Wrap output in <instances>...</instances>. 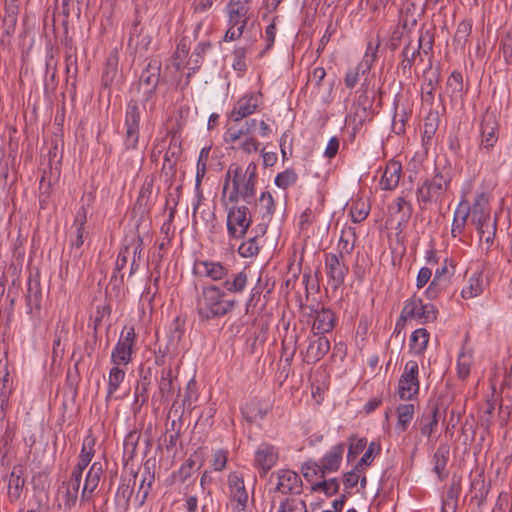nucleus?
<instances>
[{
	"instance_id": "a211bd4d",
	"label": "nucleus",
	"mask_w": 512,
	"mask_h": 512,
	"mask_svg": "<svg viewBox=\"0 0 512 512\" xmlns=\"http://www.w3.org/2000/svg\"><path fill=\"white\" fill-rule=\"evenodd\" d=\"M194 272L200 277L211 281H220L228 276V268L220 262L211 260H198L194 264Z\"/></svg>"
},
{
	"instance_id": "a19ab883",
	"label": "nucleus",
	"mask_w": 512,
	"mask_h": 512,
	"mask_svg": "<svg viewBox=\"0 0 512 512\" xmlns=\"http://www.w3.org/2000/svg\"><path fill=\"white\" fill-rule=\"evenodd\" d=\"M160 77V68L155 64H148L142 72L137 86L157 87Z\"/></svg>"
},
{
	"instance_id": "7ed1b4c3",
	"label": "nucleus",
	"mask_w": 512,
	"mask_h": 512,
	"mask_svg": "<svg viewBox=\"0 0 512 512\" xmlns=\"http://www.w3.org/2000/svg\"><path fill=\"white\" fill-rule=\"evenodd\" d=\"M236 305L234 299H227L225 291L214 284L203 286L197 297V312L203 319L223 317Z\"/></svg>"
},
{
	"instance_id": "c03bdc74",
	"label": "nucleus",
	"mask_w": 512,
	"mask_h": 512,
	"mask_svg": "<svg viewBox=\"0 0 512 512\" xmlns=\"http://www.w3.org/2000/svg\"><path fill=\"white\" fill-rule=\"evenodd\" d=\"M154 482V474L149 470L145 471L142 475V480L139 486V490L136 494V501L139 506H142L150 493L151 486Z\"/></svg>"
},
{
	"instance_id": "7c9ffc66",
	"label": "nucleus",
	"mask_w": 512,
	"mask_h": 512,
	"mask_svg": "<svg viewBox=\"0 0 512 512\" xmlns=\"http://www.w3.org/2000/svg\"><path fill=\"white\" fill-rule=\"evenodd\" d=\"M247 282V273L244 270H242L237 273L231 274L229 278H225L222 290L225 291V294H241L245 290Z\"/></svg>"
},
{
	"instance_id": "5fc2aeb1",
	"label": "nucleus",
	"mask_w": 512,
	"mask_h": 512,
	"mask_svg": "<svg viewBox=\"0 0 512 512\" xmlns=\"http://www.w3.org/2000/svg\"><path fill=\"white\" fill-rule=\"evenodd\" d=\"M196 465H201V459L197 453H194L180 466L178 470V474L180 475L182 480H185L190 476L192 469Z\"/></svg>"
},
{
	"instance_id": "aec40b11",
	"label": "nucleus",
	"mask_w": 512,
	"mask_h": 512,
	"mask_svg": "<svg viewBox=\"0 0 512 512\" xmlns=\"http://www.w3.org/2000/svg\"><path fill=\"white\" fill-rule=\"evenodd\" d=\"M273 477H276V490L279 491L282 494H289V493H298L301 488V478L300 476L289 469H280L275 474H273Z\"/></svg>"
},
{
	"instance_id": "c756f323",
	"label": "nucleus",
	"mask_w": 512,
	"mask_h": 512,
	"mask_svg": "<svg viewBox=\"0 0 512 512\" xmlns=\"http://www.w3.org/2000/svg\"><path fill=\"white\" fill-rule=\"evenodd\" d=\"M335 316L329 309H321L316 311L312 330L316 334H324L330 332L335 325Z\"/></svg>"
},
{
	"instance_id": "4be33fe9",
	"label": "nucleus",
	"mask_w": 512,
	"mask_h": 512,
	"mask_svg": "<svg viewBox=\"0 0 512 512\" xmlns=\"http://www.w3.org/2000/svg\"><path fill=\"white\" fill-rule=\"evenodd\" d=\"M87 214L88 208L82 205L75 215L72 225V230L75 234V237L71 238L70 240L71 248L73 249L78 250L84 244L85 235L88 234V230L86 228Z\"/></svg>"
},
{
	"instance_id": "69168bd1",
	"label": "nucleus",
	"mask_w": 512,
	"mask_h": 512,
	"mask_svg": "<svg viewBox=\"0 0 512 512\" xmlns=\"http://www.w3.org/2000/svg\"><path fill=\"white\" fill-rule=\"evenodd\" d=\"M362 473H363V469L360 468V469H357V465H355V468L346 473L345 476H344V482H345V485L348 486V487H355L361 476H362Z\"/></svg>"
},
{
	"instance_id": "4468645a",
	"label": "nucleus",
	"mask_w": 512,
	"mask_h": 512,
	"mask_svg": "<svg viewBox=\"0 0 512 512\" xmlns=\"http://www.w3.org/2000/svg\"><path fill=\"white\" fill-rule=\"evenodd\" d=\"M345 257L338 253H329L325 258V267L329 279L334 288L339 287L348 273V266L345 263Z\"/></svg>"
},
{
	"instance_id": "ddd939ff",
	"label": "nucleus",
	"mask_w": 512,
	"mask_h": 512,
	"mask_svg": "<svg viewBox=\"0 0 512 512\" xmlns=\"http://www.w3.org/2000/svg\"><path fill=\"white\" fill-rule=\"evenodd\" d=\"M370 69L371 67L368 66L367 60L360 61L357 65L350 67L344 76L345 86L349 89H353L358 84L361 77H364L360 88L361 96L359 98V103H361L362 97H367V93L370 88V80L368 78Z\"/></svg>"
},
{
	"instance_id": "8fccbe9b",
	"label": "nucleus",
	"mask_w": 512,
	"mask_h": 512,
	"mask_svg": "<svg viewBox=\"0 0 512 512\" xmlns=\"http://www.w3.org/2000/svg\"><path fill=\"white\" fill-rule=\"evenodd\" d=\"M454 274V263L451 259H445L442 265L436 269L434 278L436 282L442 284L448 282L450 277Z\"/></svg>"
},
{
	"instance_id": "c85d7f7f",
	"label": "nucleus",
	"mask_w": 512,
	"mask_h": 512,
	"mask_svg": "<svg viewBox=\"0 0 512 512\" xmlns=\"http://www.w3.org/2000/svg\"><path fill=\"white\" fill-rule=\"evenodd\" d=\"M127 368L111 366L107 377L106 400L115 397L116 392L120 389L126 378Z\"/></svg>"
},
{
	"instance_id": "3c124183",
	"label": "nucleus",
	"mask_w": 512,
	"mask_h": 512,
	"mask_svg": "<svg viewBox=\"0 0 512 512\" xmlns=\"http://www.w3.org/2000/svg\"><path fill=\"white\" fill-rule=\"evenodd\" d=\"M259 244L256 237H251L238 247V253L243 258H250L258 254Z\"/></svg>"
},
{
	"instance_id": "0e129e2a",
	"label": "nucleus",
	"mask_w": 512,
	"mask_h": 512,
	"mask_svg": "<svg viewBox=\"0 0 512 512\" xmlns=\"http://www.w3.org/2000/svg\"><path fill=\"white\" fill-rule=\"evenodd\" d=\"M438 114L429 113L424 123V135L430 138L437 130Z\"/></svg>"
},
{
	"instance_id": "5701e85b",
	"label": "nucleus",
	"mask_w": 512,
	"mask_h": 512,
	"mask_svg": "<svg viewBox=\"0 0 512 512\" xmlns=\"http://www.w3.org/2000/svg\"><path fill=\"white\" fill-rule=\"evenodd\" d=\"M257 126V119L251 118L241 125H233L224 133V141L227 144L235 145L247 137H251L253 130Z\"/></svg>"
},
{
	"instance_id": "ea45409f",
	"label": "nucleus",
	"mask_w": 512,
	"mask_h": 512,
	"mask_svg": "<svg viewBox=\"0 0 512 512\" xmlns=\"http://www.w3.org/2000/svg\"><path fill=\"white\" fill-rule=\"evenodd\" d=\"M211 147L205 146L200 150L197 166H196V177H195V188L199 190L202 179L204 178L207 171V163L209 160Z\"/></svg>"
},
{
	"instance_id": "e433bc0d",
	"label": "nucleus",
	"mask_w": 512,
	"mask_h": 512,
	"mask_svg": "<svg viewBox=\"0 0 512 512\" xmlns=\"http://www.w3.org/2000/svg\"><path fill=\"white\" fill-rule=\"evenodd\" d=\"M397 424L396 429L400 432L405 431L414 418L415 406L412 403L400 404L396 410Z\"/></svg>"
},
{
	"instance_id": "473e14b6",
	"label": "nucleus",
	"mask_w": 512,
	"mask_h": 512,
	"mask_svg": "<svg viewBox=\"0 0 512 512\" xmlns=\"http://www.w3.org/2000/svg\"><path fill=\"white\" fill-rule=\"evenodd\" d=\"M429 337V332L424 328L414 330L409 341L410 351L416 355L423 354L427 348Z\"/></svg>"
},
{
	"instance_id": "a18cd8bd",
	"label": "nucleus",
	"mask_w": 512,
	"mask_h": 512,
	"mask_svg": "<svg viewBox=\"0 0 512 512\" xmlns=\"http://www.w3.org/2000/svg\"><path fill=\"white\" fill-rule=\"evenodd\" d=\"M420 48H421V39L417 44L409 43L403 49V60L402 67L403 69L411 68V66L416 62L417 58L420 57Z\"/></svg>"
},
{
	"instance_id": "cd10ccee",
	"label": "nucleus",
	"mask_w": 512,
	"mask_h": 512,
	"mask_svg": "<svg viewBox=\"0 0 512 512\" xmlns=\"http://www.w3.org/2000/svg\"><path fill=\"white\" fill-rule=\"evenodd\" d=\"M344 453V445L338 444L333 446L322 458L320 470L321 473L335 472L340 467L342 456Z\"/></svg>"
},
{
	"instance_id": "6e6552de",
	"label": "nucleus",
	"mask_w": 512,
	"mask_h": 512,
	"mask_svg": "<svg viewBox=\"0 0 512 512\" xmlns=\"http://www.w3.org/2000/svg\"><path fill=\"white\" fill-rule=\"evenodd\" d=\"M136 334L132 326L124 327L121 331L119 340L111 352L112 366L127 368L132 361L133 348L135 345Z\"/></svg>"
},
{
	"instance_id": "b1692460",
	"label": "nucleus",
	"mask_w": 512,
	"mask_h": 512,
	"mask_svg": "<svg viewBox=\"0 0 512 512\" xmlns=\"http://www.w3.org/2000/svg\"><path fill=\"white\" fill-rule=\"evenodd\" d=\"M402 176V165L400 162L392 160L386 165L379 187L381 190L392 191L397 188Z\"/></svg>"
},
{
	"instance_id": "79ce46f5",
	"label": "nucleus",
	"mask_w": 512,
	"mask_h": 512,
	"mask_svg": "<svg viewBox=\"0 0 512 512\" xmlns=\"http://www.w3.org/2000/svg\"><path fill=\"white\" fill-rule=\"evenodd\" d=\"M391 215H399L401 221H407L412 214V206L404 197H397L394 203L389 207Z\"/></svg>"
},
{
	"instance_id": "a878e982",
	"label": "nucleus",
	"mask_w": 512,
	"mask_h": 512,
	"mask_svg": "<svg viewBox=\"0 0 512 512\" xmlns=\"http://www.w3.org/2000/svg\"><path fill=\"white\" fill-rule=\"evenodd\" d=\"M102 474V464L100 462H94L86 474L81 495L82 501L90 500L92 493L98 487Z\"/></svg>"
},
{
	"instance_id": "423d86ee",
	"label": "nucleus",
	"mask_w": 512,
	"mask_h": 512,
	"mask_svg": "<svg viewBox=\"0 0 512 512\" xmlns=\"http://www.w3.org/2000/svg\"><path fill=\"white\" fill-rule=\"evenodd\" d=\"M227 212V232L230 238L240 239L245 236L251 225L252 218L246 205L239 203H222Z\"/></svg>"
},
{
	"instance_id": "f03ea898",
	"label": "nucleus",
	"mask_w": 512,
	"mask_h": 512,
	"mask_svg": "<svg viewBox=\"0 0 512 512\" xmlns=\"http://www.w3.org/2000/svg\"><path fill=\"white\" fill-rule=\"evenodd\" d=\"M469 216L479 234L481 248L486 251L490 250L495 240L497 219L491 216L489 199L485 193L477 195Z\"/></svg>"
},
{
	"instance_id": "2f4dec72",
	"label": "nucleus",
	"mask_w": 512,
	"mask_h": 512,
	"mask_svg": "<svg viewBox=\"0 0 512 512\" xmlns=\"http://www.w3.org/2000/svg\"><path fill=\"white\" fill-rule=\"evenodd\" d=\"M24 483L22 469L20 467H14L8 478V496L11 501L20 499Z\"/></svg>"
},
{
	"instance_id": "72a5a7b5",
	"label": "nucleus",
	"mask_w": 512,
	"mask_h": 512,
	"mask_svg": "<svg viewBox=\"0 0 512 512\" xmlns=\"http://www.w3.org/2000/svg\"><path fill=\"white\" fill-rule=\"evenodd\" d=\"M355 242V229L350 226L344 227L341 231V235L337 245L338 254H341V256L349 255L354 249Z\"/></svg>"
},
{
	"instance_id": "f704fd0d",
	"label": "nucleus",
	"mask_w": 512,
	"mask_h": 512,
	"mask_svg": "<svg viewBox=\"0 0 512 512\" xmlns=\"http://www.w3.org/2000/svg\"><path fill=\"white\" fill-rule=\"evenodd\" d=\"M154 201L153 178L147 177L139 191L136 205L143 212L150 209Z\"/></svg>"
},
{
	"instance_id": "37998d69",
	"label": "nucleus",
	"mask_w": 512,
	"mask_h": 512,
	"mask_svg": "<svg viewBox=\"0 0 512 512\" xmlns=\"http://www.w3.org/2000/svg\"><path fill=\"white\" fill-rule=\"evenodd\" d=\"M439 75L437 72L430 71L426 74L421 87L422 97L424 101H433L434 92L438 83Z\"/></svg>"
},
{
	"instance_id": "e2e57ef3",
	"label": "nucleus",
	"mask_w": 512,
	"mask_h": 512,
	"mask_svg": "<svg viewBox=\"0 0 512 512\" xmlns=\"http://www.w3.org/2000/svg\"><path fill=\"white\" fill-rule=\"evenodd\" d=\"M312 489L314 491L321 490L325 492L327 495H331L337 492L338 483L335 479H330L322 482H318L313 485Z\"/></svg>"
},
{
	"instance_id": "1a4fd4ad",
	"label": "nucleus",
	"mask_w": 512,
	"mask_h": 512,
	"mask_svg": "<svg viewBox=\"0 0 512 512\" xmlns=\"http://www.w3.org/2000/svg\"><path fill=\"white\" fill-rule=\"evenodd\" d=\"M228 489L232 512H251L244 479L237 472L228 475Z\"/></svg>"
},
{
	"instance_id": "6ab92c4d",
	"label": "nucleus",
	"mask_w": 512,
	"mask_h": 512,
	"mask_svg": "<svg viewBox=\"0 0 512 512\" xmlns=\"http://www.w3.org/2000/svg\"><path fill=\"white\" fill-rule=\"evenodd\" d=\"M472 185L469 182L467 189L463 190V196L457 208L454 211V217L452 222L451 234L454 238L459 237L463 234L467 219L470 215V208L467 199V193L470 191Z\"/></svg>"
},
{
	"instance_id": "680f3d73",
	"label": "nucleus",
	"mask_w": 512,
	"mask_h": 512,
	"mask_svg": "<svg viewBox=\"0 0 512 512\" xmlns=\"http://www.w3.org/2000/svg\"><path fill=\"white\" fill-rule=\"evenodd\" d=\"M246 154L256 153L260 150V142L254 137H247L236 143Z\"/></svg>"
},
{
	"instance_id": "13d9d810",
	"label": "nucleus",
	"mask_w": 512,
	"mask_h": 512,
	"mask_svg": "<svg viewBox=\"0 0 512 512\" xmlns=\"http://www.w3.org/2000/svg\"><path fill=\"white\" fill-rule=\"evenodd\" d=\"M438 425V420L436 417V411L431 415L427 417H423L421 420V433L426 436L430 437L436 430Z\"/></svg>"
},
{
	"instance_id": "49530a36",
	"label": "nucleus",
	"mask_w": 512,
	"mask_h": 512,
	"mask_svg": "<svg viewBox=\"0 0 512 512\" xmlns=\"http://www.w3.org/2000/svg\"><path fill=\"white\" fill-rule=\"evenodd\" d=\"M173 391V376L170 368L163 369L159 381V392L162 398H168Z\"/></svg>"
},
{
	"instance_id": "2eb2a0df",
	"label": "nucleus",
	"mask_w": 512,
	"mask_h": 512,
	"mask_svg": "<svg viewBox=\"0 0 512 512\" xmlns=\"http://www.w3.org/2000/svg\"><path fill=\"white\" fill-rule=\"evenodd\" d=\"M498 141V122L493 114L484 115L480 126L479 147L491 151Z\"/></svg>"
},
{
	"instance_id": "338daca9",
	"label": "nucleus",
	"mask_w": 512,
	"mask_h": 512,
	"mask_svg": "<svg viewBox=\"0 0 512 512\" xmlns=\"http://www.w3.org/2000/svg\"><path fill=\"white\" fill-rule=\"evenodd\" d=\"M432 271L428 267H422L418 271L416 278V286L418 289L423 288L431 279Z\"/></svg>"
},
{
	"instance_id": "39448f33",
	"label": "nucleus",
	"mask_w": 512,
	"mask_h": 512,
	"mask_svg": "<svg viewBox=\"0 0 512 512\" xmlns=\"http://www.w3.org/2000/svg\"><path fill=\"white\" fill-rule=\"evenodd\" d=\"M451 177L448 173L436 171L434 176L426 179L416 191V197L421 207L432 202H441L444 194L448 190Z\"/></svg>"
},
{
	"instance_id": "58836bf2",
	"label": "nucleus",
	"mask_w": 512,
	"mask_h": 512,
	"mask_svg": "<svg viewBox=\"0 0 512 512\" xmlns=\"http://www.w3.org/2000/svg\"><path fill=\"white\" fill-rule=\"evenodd\" d=\"M258 213L262 220H271L275 211V202L270 192H262L256 204Z\"/></svg>"
},
{
	"instance_id": "f257e3e1",
	"label": "nucleus",
	"mask_w": 512,
	"mask_h": 512,
	"mask_svg": "<svg viewBox=\"0 0 512 512\" xmlns=\"http://www.w3.org/2000/svg\"><path fill=\"white\" fill-rule=\"evenodd\" d=\"M257 183V164L250 162L244 167L230 165L224 178L221 194L222 203H249L255 197Z\"/></svg>"
},
{
	"instance_id": "de8ad7c7",
	"label": "nucleus",
	"mask_w": 512,
	"mask_h": 512,
	"mask_svg": "<svg viewBox=\"0 0 512 512\" xmlns=\"http://www.w3.org/2000/svg\"><path fill=\"white\" fill-rule=\"evenodd\" d=\"M157 87H148V86H137V90L139 93V99L142 102L143 108L146 109L147 106L150 110L154 109L155 106V91Z\"/></svg>"
},
{
	"instance_id": "4d7b16f0",
	"label": "nucleus",
	"mask_w": 512,
	"mask_h": 512,
	"mask_svg": "<svg viewBox=\"0 0 512 512\" xmlns=\"http://www.w3.org/2000/svg\"><path fill=\"white\" fill-rule=\"evenodd\" d=\"M447 88L451 91L452 96H458L463 90L462 75L458 72H453L447 79Z\"/></svg>"
},
{
	"instance_id": "09e8293b",
	"label": "nucleus",
	"mask_w": 512,
	"mask_h": 512,
	"mask_svg": "<svg viewBox=\"0 0 512 512\" xmlns=\"http://www.w3.org/2000/svg\"><path fill=\"white\" fill-rule=\"evenodd\" d=\"M298 176L293 169H286L277 174L274 183L278 188L287 189L297 182Z\"/></svg>"
},
{
	"instance_id": "393cba45",
	"label": "nucleus",
	"mask_w": 512,
	"mask_h": 512,
	"mask_svg": "<svg viewBox=\"0 0 512 512\" xmlns=\"http://www.w3.org/2000/svg\"><path fill=\"white\" fill-rule=\"evenodd\" d=\"M330 350V342L326 337L320 336L310 340L306 349L304 360L308 364L315 363L322 359Z\"/></svg>"
},
{
	"instance_id": "0eeeda50",
	"label": "nucleus",
	"mask_w": 512,
	"mask_h": 512,
	"mask_svg": "<svg viewBox=\"0 0 512 512\" xmlns=\"http://www.w3.org/2000/svg\"><path fill=\"white\" fill-rule=\"evenodd\" d=\"M401 318L405 321L415 320L420 324L433 322L437 318V309L431 303H424L416 296L406 300L401 311Z\"/></svg>"
},
{
	"instance_id": "c9c22d12",
	"label": "nucleus",
	"mask_w": 512,
	"mask_h": 512,
	"mask_svg": "<svg viewBox=\"0 0 512 512\" xmlns=\"http://www.w3.org/2000/svg\"><path fill=\"white\" fill-rule=\"evenodd\" d=\"M269 410L270 405L268 403L256 401L246 405L243 408L242 413L248 421L255 422L262 420L267 415Z\"/></svg>"
},
{
	"instance_id": "20e7f679",
	"label": "nucleus",
	"mask_w": 512,
	"mask_h": 512,
	"mask_svg": "<svg viewBox=\"0 0 512 512\" xmlns=\"http://www.w3.org/2000/svg\"><path fill=\"white\" fill-rule=\"evenodd\" d=\"M228 29L225 41H234L244 32L250 18V0H230L226 7Z\"/></svg>"
},
{
	"instance_id": "bb28decb",
	"label": "nucleus",
	"mask_w": 512,
	"mask_h": 512,
	"mask_svg": "<svg viewBox=\"0 0 512 512\" xmlns=\"http://www.w3.org/2000/svg\"><path fill=\"white\" fill-rule=\"evenodd\" d=\"M94 446H95L94 438L90 435L86 436L83 440L81 452L78 457V462H77L76 466L74 467V469L72 470L73 474L82 478L83 471L86 469V467L89 465L92 458L94 457V454H95Z\"/></svg>"
},
{
	"instance_id": "412c9836",
	"label": "nucleus",
	"mask_w": 512,
	"mask_h": 512,
	"mask_svg": "<svg viewBox=\"0 0 512 512\" xmlns=\"http://www.w3.org/2000/svg\"><path fill=\"white\" fill-rule=\"evenodd\" d=\"M487 286V280L480 266H477L468 277L467 284L462 288L461 295L470 299L481 295Z\"/></svg>"
},
{
	"instance_id": "9b49d317",
	"label": "nucleus",
	"mask_w": 512,
	"mask_h": 512,
	"mask_svg": "<svg viewBox=\"0 0 512 512\" xmlns=\"http://www.w3.org/2000/svg\"><path fill=\"white\" fill-rule=\"evenodd\" d=\"M419 366L414 360L406 362L398 381V394L402 400H412L419 392Z\"/></svg>"
},
{
	"instance_id": "864d4df0",
	"label": "nucleus",
	"mask_w": 512,
	"mask_h": 512,
	"mask_svg": "<svg viewBox=\"0 0 512 512\" xmlns=\"http://www.w3.org/2000/svg\"><path fill=\"white\" fill-rule=\"evenodd\" d=\"M19 11L18 0H7L5 3L4 21L10 26L14 27L17 22V15Z\"/></svg>"
},
{
	"instance_id": "f3484780",
	"label": "nucleus",
	"mask_w": 512,
	"mask_h": 512,
	"mask_svg": "<svg viewBox=\"0 0 512 512\" xmlns=\"http://www.w3.org/2000/svg\"><path fill=\"white\" fill-rule=\"evenodd\" d=\"M278 458V450L273 445L262 443L255 451L254 465L265 475L276 465Z\"/></svg>"
},
{
	"instance_id": "4c0bfd02",
	"label": "nucleus",
	"mask_w": 512,
	"mask_h": 512,
	"mask_svg": "<svg viewBox=\"0 0 512 512\" xmlns=\"http://www.w3.org/2000/svg\"><path fill=\"white\" fill-rule=\"evenodd\" d=\"M370 203L367 198L360 197L352 201L350 208V216L352 221L359 223L366 219L370 212Z\"/></svg>"
},
{
	"instance_id": "f8f14e48",
	"label": "nucleus",
	"mask_w": 512,
	"mask_h": 512,
	"mask_svg": "<svg viewBox=\"0 0 512 512\" xmlns=\"http://www.w3.org/2000/svg\"><path fill=\"white\" fill-rule=\"evenodd\" d=\"M263 103V95L260 91H252L245 93L234 104L230 118L234 122H239L242 119L254 114Z\"/></svg>"
},
{
	"instance_id": "052dcab7",
	"label": "nucleus",
	"mask_w": 512,
	"mask_h": 512,
	"mask_svg": "<svg viewBox=\"0 0 512 512\" xmlns=\"http://www.w3.org/2000/svg\"><path fill=\"white\" fill-rule=\"evenodd\" d=\"M228 461V451L219 449L213 454L212 467L214 471L220 472L225 469Z\"/></svg>"
},
{
	"instance_id": "603ef678",
	"label": "nucleus",
	"mask_w": 512,
	"mask_h": 512,
	"mask_svg": "<svg viewBox=\"0 0 512 512\" xmlns=\"http://www.w3.org/2000/svg\"><path fill=\"white\" fill-rule=\"evenodd\" d=\"M380 450H381V447L378 443L371 442L369 444L368 448L366 449V451L364 452L363 456L360 458V460L356 464L357 469H360V468L363 469V466L370 465L374 461L375 456L380 453Z\"/></svg>"
},
{
	"instance_id": "6e6d98bb",
	"label": "nucleus",
	"mask_w": 512,
	"mask_h": 512,
	"mask_svg": "<svg viewBox=\"0 0 512 512\" xmlns=\"http://www.w3.org/2000/svg\"><path fill=\"white\" fill-rule=\"evenodd\" d=\"M472 364V357L467 353H460L457 361V373L462 379H465L469 373Z\"/></svg>"
},
{
	"instance_id": "774afa93",
	"label": "nucleus",
	"mask_w": 512,
	"mask_h": 512,
	"mask_svg": "<svg viewBox=\"0 0 512 512\" xmlns=\"http://www.w3.org/2000/svg\"><path fill=\"white\" fill-rule=\"evenodd\" d=\"M315 215L311 208H306L299 218V225L302 230L307 229V227L314 221Z\"/></svg>"
},
{
	"instance_id": "9d476101",
	"label": "nucleus",
	"mask_w": 512,
	"mask_h": 512,
	"mask_svg": "<svg viewBox=\"0 0 512 512\" xmlns=\"http://www.w3.org/2000/svg\"><path fill=\"white\" fill-rule=\"evenodd\" d=\"M141 112L137 101L131 100L125 113L124 146L127 150L137 149Z\"/></svg>"
},
{
	"instance_id": "dca6fc26",
	"label": "nucleus",
	"mask_w": 512,
	"mask_h": 512,
	"mask_svg": "<svg viewBox=\"0 0 512 512\" xmlns=\"http://www.w3.org/2000/svg\"><path fill=\"white\" fill-rule=\"evenodd\" d=\"M81 479V477L71 473L70 479L63 482L58 488L57 502L60 508L64 506V508L69 509L76 503Z\"/></svg>"
},
{
	"instance_id": "bf43d9fd",
	"label": "nucleus",
	"mask_w": 512,
	"mask_h": 512,
	"mask_svg": "<svg viewBox=\"0 0 512 512\" xmlns=\"http://www.w3.org/2000/svg\"><path fill=\"white\" fill-rule=\"evenodd\" d=\"M366 447V440L363 438H353L348 449L347 459L353 461L357 458L358 454Z\"/></svg>"
}]
</instances>
